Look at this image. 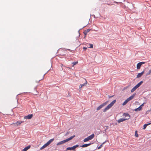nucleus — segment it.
Instances as JSON below:
<instances>
[{"label": "nucleus", "mask_w": 151, "mask_h": 151, "mask_svg": "<svg viewBox=\"0 0 151 151\" xmlns=\"http://www.w3.org/2000/svg\"><path fill=\"white\" fill-rule=\"evenodd\" d=\"M91 30L90 29H86V30H85V31H86L87 33L88 32L90 31Z\"/></svg>", "instance_id": "nucleus-28"}, {"label": "nucleus", "mask_w": 151, "mask_h": 151, "mask_svg": "<svg viewBox=\"0 0 151 151\" xmlns=\"http://www.w3.org/2000/svg\"><path fill=\"white\" fill-rule=\"evenodd\" d=\"M127 120L126 119H124L123 118H120L119 119L118 121L117 122L118 123H120L121 122H122L124 121Z\"/></svg>", "instance_id": "nucleus-11"}, {"label": "nucleus", "mask_w": 151, "mask_h": 151, "mask_svg": "<svg viewBox=\"0 0 151 151\" xmlns=\"http://www.w3.org/2000/svg\"><path fill=\"white\" fill-rule=\"evenodd\" d=\"M141 110H142L140 108H139V107L137 109H135L134 110V111H140Z\"/></svg>", "instance_id": "nucleus-20"}, {"label": "nucleus", "mask_w": 151, "mask_h": 151, "mask_svg": "<svg viewBox=\"0 0 151 151\" xmlns=\"http://www.w3.org/2000/svg\"><path fill=\"white\" fill-rule=\"evenodd\" d=\"M108 102V101H107L103 103L102 104L100 105L99 107H98L96 109L97 111L99 110L100 109L102 108L103 106L106 105Z\"/></svg>", "instance_id": "nucleus-5"}, {"label": "nucleus", "mask_w": 151, "mask_h": 151, "mask_svg": "<svg viewBox=\"0 0 151 151\" xmlns=\"http://www.w3.org/2000/svg\"><path fill=\"white\" fill-rule=\"evenodd\" d=\"M23 122L21 121L20 122H17L15 123H13V124H14V126H18V125L20 124L21 123H22Z\"/></svg>", "instance_id": "nucleus-12"}, {"label": "nucleus", "mask_w": 151, "mask_h": 151, "mask_svg": "<svg viewBox=\"0 0 151 151\" xmlns=\"http://www.w3.org/2000/svg\"><path fill=\"white\" fill-rule=\"evenodd\" d=\"M145 63L144 62H140L137 63V69H139L140 68L141 66Z\"/></svg>", "instance_id": "nucleus-6"}, {"label": "nucleus", "mask_w": 151, "mask_h": 151, "mask_svg": "<svg viewBox=\"0 0 151 151\" xmlns=\"http://www.w3.org/2000/svg\"><path fill=\"white\" fill-rule=\"evenodd\" d=\"M89 45H90V48H93V45L92 44H89Z\"/></svg>", "instance_id": "nucleus-29"}, {"label": "nucleus", "mask_w": 151, "mask_h": 151, "mask_svg": "<svg viewBox=\"0 0 151 151\" xmlns=\"http://www.w3.org/2000/svg\"><path fill=\"white\" fill-rule=\"evenodd\" d=\"M78 61L76 62H74L72 63V66L73 67L75 65H76V64H78Z\"/></svg>", "instance_id": "nucleus-21"}, {"label": "nucleus", "mask_w": 151, "mask_h": 151, "mask_svg": "<svg viewBox=\"0 0 151 151\" xmlns=\"http://www.w3.org/2000/svg\"><path fill=\"white\" fill-rule=\"evenodd\" d=\"M116 100H114L110 104H109L105 108L104 110V112H105L107 110H108L116 102Z\"/></svg>", "instance_id": "nucleus-2"}, {"label": "nucleus", "mask_w": 151, "mask_h": 151, "mask_svg": "<svg viewBox=\"0 0 151 151\" xmlns=\"http://www.w3.org/2000/svg\"><path fill=\"white\" fill-rule=\"evenodd\" d=\"M150 124H151L150 123L145 124L143 126V129H145L146 128L147 126L148 125H150Z\"/></svg>", "instance_id": "nucleus-19"}, {"label": "nucleus", "mask_w": 151, "mask_h": 151, "mask_svg": "<svg viewBox=\"0 0 151 151\" xmlns=\"http://www.w3.org/2000/svg\"><path fill=\"white\" fill-rule=\"evenodd\" d=\"M33 116L32 114H29L27 116L24 117V118L26 119H31Z\"/></svg>", "instance_id": "nucleus-7"}, {"label": "nucleus", "mask_w": 151, "mask_h": 151, "mask_svg": "<svg viewBox=\"0 0 151 151\" xmlns=\"http://www.w3.org/2000/svg\"><path fill=\"white\" fill-rule=\"evenodd\" d=\"M47 146H48V145H47V144L46 143L40 148V150H42L47 147Z\"/></svg>", "instance_id": "nucleus-17"}, {"label": "nucleus", "mask_w": 151, "mask_h": 151, "mask_svg": "<svg viewBox=\"0 0 151 151\" xmlns=\"http://www.w3.org/2000/svg\"><path fill=\"white\" fill-rule=\"evenodd\" d=\"M135 93H134L132 95L129 97L127 98L125 101L122 104V105L123 106H124L125 105L127 102L130 101V100L132 99L134 97L135 95Z\"/></svg>", "instance_id": "nucleus-3"}, {"label": "nucleus", "mask_w": 151, "mask_h": 151, "mask_svg": "<svg viewBox=\"0 0 151 151\" xmlns=\"http://www.w3.org/2000/svg\"><path fill=\"white\" fill-rule=\"evenodd\" d=\"M87 84V81L86 80H85V82L83 84H81L79 86L80 88H81L83 86L86 85Z\"/></svg>", "instance_id": "nucleus-10"}, {"label": "nucleus", "mask_w": 151, "mask_h": 151, "mask_svg": "<svg viewBox=\"0 0 151 151\" xmlns=\"http://www.w3.org/2000/svg\"><path fill=\"white\" fill-rule=\"evenodd\" d=\"M75 137V135H73L70 137L68 138L65 140H63V141H61L58 142L57 144L56 145L57 146H59L60 145H63L66 142H67L71 139H72L74 137Z\"/></svg>", "instance_id": "nucleus-1"}, {"label": "nucleus", "mask_w": 151, "mask_h": 151, "mask_svg": "<svg viewBox=\"0 0 151 151\" xmlns=\"http://www.w3.org/2000/svg\"><path fill=\"white\" fill-rule=\"evenodd\" d=\"M70 133V132H66V133H65V136H67L68 134H69Z\"/></svg>", "instance_id": "nucleus-27"}, {"label": "nucleus", "mask_w": 151, "mask_h": 151, "mask_svg": "<svg viewBox=\"0 0 151 151\" xmlns=\"http://www.w3.org/2000/svg\"><path fill=\"white\" fill-rule=\"evenodd\" d=\"M102 146V145H101L100 146H99L98 147V149H100Z\"/></svg>", "instance_id": "nucleus-31"}, {"label": "nucleus", "mask_w": 151, "mask_h": 151, "mask_svg": "<svg viewBox=\"0 0 151 151\" xmlns=\"http://www.w3.org/2000/svg\"><path fill=\"white\" fill-rule=\"evenodd\" d=\"M144 104L145 103H144L140 105V106L139 107V108H140L141 109V110L142 109V107L144 106Z\"/></svg>", "instance_id": "nucleus-26"}, {"label": "nucleus", "mask_w": 151, "mask_h": 151, "mask_svg": "<svg viewBox=\"0 0 151 151\" xmlns=\"http://www.w3.org/2000/svg\"><path fill=\"white\" fill-rule=\"evenodd\" d=\"M135 136L136 137H138V134L137 133V131H135Z\"/></svg>", "instance_id": "nucleus-25"}, {"label": "nucleus", "mask_w": 151, "mask_h": 151, "mask_svg": "<svg viewBox=\"0 0 151 151\" xmlns=\"http://www.w3.org/2000/svg\"><path fill=\"white\" fill-rule=\"evenodd\" d=\"M113 96H109V98H111V97H112Z\"/></svg>", "instance_id": "nucleus-33"}, {"label": "nucleus", "mask_w": 151, "mask_h": 151, "mask_svg": "<svg viewBox=\"0 0 151 151\" xmlns=\"http://www.w3.org/2000/svg\"><path fill=\"white\" fill-rule=\"evenodd\" d=\"M66 149L67 150H73V149L72 147H67L66 148Z\"/></svg>", "instance_id": "nucleus-22"}, {"label": "nucleus", "mask_w": 151, "mask_h": 151, "mask_svg": "<svg viewBox=\"0 0 151 151\" xmlns=\"http://www.w3.org/2000/svg\"><path fill=\"white\" fill-rule=\"evenodd\" d=\"M150 111H151V108L150 109Z\"/></svg>", "instance_id": "nucleus-36"}, {"label": "nucleus", "mask_w": 151, "mask_h": 151, "mask_svg": "<svg viewBox=\"0 0 151 151\" xmlns=\"http://www.w3.org/2000/svg\"><path fill=\"white\" fill-rule=\"evenodd\" d=\"M151 73V69L146 74V76H148Z\"/></svg>", "instance_id": "nucleus-24"}, {"label": "nucleus", "mask_w": 151, "mask_h": 151, "mask_svg": "<svg viewBox=\"0 0 151 151\" xmlns=\"http://www.w3.org/2000/svg\"><path fill=\"white\" fill-rule=\"evenodd\" d=\"M95 136V135L94 134H92L91 135L88 136L87 138H85L83 141L84 142H86L92 139H93Z\"/></svg>", "instance_id": "nucleus-4"}, {"label": "nucleus", "mask_w": 151, "mask_h": 151, "mask_svg": "<svg viewBox=\"0 0 151 151\" xmlns=\"http://www.w3.org/2000/svg\"><path fill=\"white\" fill-rule=\"evenodd\" d=\"M144 72L145 71L144 70H143L141 73H139L137 75V78H139L140 77L142 76V75L144 73Z\"/></svg>", "instance_id": "nucleus-8"}, {"label": "nucleus", "mask_w": 151, "mask_h": 151, "mask_svg": "<svg viewBox=\"0 0 151 151\" xmlns=\"http://www.w3.org/2000/svg\"><path fill=\"white\" fill-rule=\"evenodd\" d=\"M54 140V138L52 139L49 140L46 143L48 146L51 144Z\"/></svg>", "instance_id": "nucleus-9"}, {"label": "nucleus", "mask_w": 151, "mask_h": 151, "mask_svg": "<svg viewBox=\"0 0 151 151\" xmlns=\"http://www.w3.org/2000/svg\"><path fill=\"white\" fill-rule=\"evenodd\" d=\"M124 115L125 116L128 117V118L127 119H129L130 117V115L128 114H124Z\"/></svg>", "instance_id": "nucleus-23"}, {"label": "nucleus", "mask_w": 151, "mask_h": 151, "mask_svg": "<svg viewBox=\"0 0 151 151\" xmlns=\"http://www.w3.org/2000/svg\"><path fill=\"white\" fill-rule=\"evenodd\" d=\"M44 76H45V74H44L43 75V77H42V79H41L39 81H41V80H42L43 79H44Z\"/></svg>", "instance_id": "nucleus-32"}, {"label": "nucleus", "mask_w": 151, "mask_h": 151, "mask_svg": "<svg viewBox=\"0 0 151 151\" xmlns=\"http://www.w3.org/2000/svg\"><path fill=\"white\" fill-rule=\"evenodd\" d=\"M143 81H141L136 86H135L137 88H138L140 86L142 83Z\"/></svg>", "instance_id": "nucleus-15"}, {"label": "nucleus", "mask_w": 151, "mask_h": 151, "mask_svg": "<svg viewBox=\"0 0 151 151\" xmlns=\"http://www.w3.org/2000/svg\"><path fill=\"white\" fill-rule=\"evenodd\" d=\"M30 145H28L27 147H25V148H24L22 151H27L29 149L30 147Z\"/></svg>", "instance_id": "nucleus-14"}, {"label": "nucleus", "mask_w": 151, "mask_h": 151, "mask_svg": "<svg viewBox=\"0 0 151 151\" xmlns=\"http://www.w3.org/2000/svg\"><path fill=\"white\" fill-rule=\"evenodd\" d=\"M79 147V145H74L72 147L73 149V151H74L75 150V149Z\"/></svg>", "instance_id": "nucleus-18"}, {"label": "nucleus", "mask_w": 151, "mask_h": 151, "mask_svg": "<svg viewBox=\"0 0 151 151\" xmlns=\"http://www.w3.org/2000/svg\"><path fill=\"white\" fill-rule=\"evenodd\" d=\"M138 88H137V87L135 86L131 90V92L132 93L135 90Z\"/></svg>", "instance_id": "nucleus-16"}, {"label": "nucleus", "mask_w": 151, "mask_h": 151, "mask_svg": "<svg viewBox=\"0 0 151 151\" xmlns=\"http://www.w3.org/2000/svg\"><path fill=\"white\" fill-rule=\"evenodd\" d=\"M83 33L85 35H87V33L86 31H85L83 32Z\"/></svg>", "instance_id": "nucleus-30"}, {"label": "nucleus", "mask_w": 151, "mask_h": 151, "mask_svg": "<svg viewBox=\"0 0 151 151\" xmlns=\"http://www.w3.org/2000/svg\"><path fill=\"white\" fill-rule=\"evenodd\" d=\"M91 145V144L90 143H89V144H85L82 145L81 147H88V146Z\"/></svg>", "instance_id": "nucleus-13"}, {"label": "nucleus", "mask_w": 151, "mask_h": 151, "mask_svg": "<svg viewBox=\"0 0 151 151\" xmlns=\"http://www.w3.org/2000/svg\"><path fill=\"white\" fill-rule=\"evenodd\" d=\"M83 49H86V48H85V47H83Z\"/></svg>", "instance_id": "nucleus-35"}, {"label": "nucleus", "mask_w": 151, "mask_h": 151, "mask_svg": "<svg viewBox=\"0 0 151 151\" xmlns=\"http://www.w3.org/2000/svg\"><path fill=\"white\" fill-rule=\"evenodd\" d=\"M68 50H69V51H70L71 50H70L69 49H68Z\"/></svg>", "instance_id": "nucleus-34"}]
</instances>
